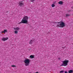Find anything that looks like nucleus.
<instances>
[{
	"mask_svg": "<svg viewBox=\"0 0 73 73\" xmlns=\"http://www.w3.org/2000/svg\"><path fill=\"white\" fill-rule=\"evenodd\" d=\"M28 17L25 16L19 24H27L28 23Z\"/></svg>",
	"mask_w": 73,
	"mask_h": 73,
	"instance_id": "nucleus-1",
	"label": "nucleus"
},
{
	"mask_svg": "<svg viewBox=\"0 0 73 73\" xmlns=\"http://www.w3.org/2000/svg\"><path fill=\"white\" fill-rule=\"evenodd\" d=\"M58 24L56 26V27H60V28H63L65 26V23L63 22L60 21L58 23Z\"/></svg>",
	"mask_w": 73,
	"mask_h": 73,
	"instance_id": "nucleus-2",
	"label": "nucleus"
},
{
	"mask_svg": "<svg viewBox=\"0 0 73 73\" xmlns=\"http://www.w3.org/2000/svg\"><path fill=\"white\" fill-rule=\"evenodd\" d=\"M69 60H65L64 61H62V64L60 65V66H67L68 65V64L69 62Z\"/></svg>",
	"mask_w": 73,
	"mask_h": 73,
	"instance_id": "nucleus-3",
	"label": "nucleus"
},
{
	"mask_svg": "<svg viewBox=\"0 0 73 73\" xmlns=\"http://www.w3.org/2000/svg\"><path fill=\"white\" fill-rule=\"evenodd\" d=\"M31 60L27 58L25 59L24 61L25 64V66H29V64L30 63Z\"/></svg>",
	"mask_w": 73,
	"mask_h": 73,
	"instance_id": "nucleus-4",
	"label": "nucleus"
},
{
	"mask_svg": "<svg viewBox=\"0 0 73 73\" xmlns=\"http://www.w3.org/2000/svg\"><path fill=\"white\" fill-rule=\"evenodd\" d=\"M8 39V38H2V41H5L6 40H7Z\"/></svg>",
	"mask_w": 73,
	"mask_h": 73,
	"instance_id": "nucleus-5",
	"label": "nucleus"
},
{
	"mask_svg": "<svg viewBox=\"0 0 73 73\" xmlns=\"http://www.w3.org/2000/svg\"><path fill=\"white\" fill-rule=\"evenodd\" d=\"M19 4L20 7H21V6H23V5H24V3L21 2H20L19 3Z\"/></svg>",
	"mask_w": 73,
	"mask_h": 73,
	"instance_id": "nucleus-6",
	"label": "nucleus"
},
{
	"mask_svg": "<svg viewBox=\"0 0 73 73\" xmlns=\"http://www.w3.org/2000/svg\"><path fill=\"white\" fill-rule=\"evenodd\" d=\"M58 4H60V5H62L63 4V2L62 1H60L58 2Z\"/></svg>",
	"mask_w": 73,
	"mask_h": 73,
	"instance_id": "nucleus-7",
	"label": "nucleus"
},
{
	"mask_svg": "<svg viewBox=\"0 0 73 73\" xmlns=\"http://www.w3.org/2000/svg\"><path fill=\"white\" fill-rule=\"evenodd\" d=\"M33 40H31L29 42V44H32V43H33Z\"/></svg>",
	"mask_w": 73,
	"mask_h": 73,
	"instance_id": "nucleus-8",
	"label": "nucleus"
},
{
	"mask_svg": "<svg viewBox=\"0 0 73 73\" xmlns=\"http://www.w3.org/2000/svg\"><path fill=\"white\" fill-rule=\"evenodd\" d=\"M14 29L15 30H19V29H20V28L18 27H16L14 28Z\"/></svg>",
	"mask_w": 73,
	"mask_h": 73,
	"instance_id": "nucleus-9",
	"label": "nucleus"
},
{
	"mask_svg": "<svg viewBox=\"0 0 73 73\" xmlns=\"http://www.w3.org/2000/svg\"><path fill=\"white\" fill-rule=\"evenodd\" d=\"M73 70H70L68 71V72L69 73H73Z\"/></svg>",
	"mask_w": 73,
	"mask_h": 73,
	"instance_id": "nucleus-10",
	"label": "nucleus"
},
{
	"mask_svg": "<svg viewBox=\"0 0 73 73\" xmlns=\"http://www.w3.org/2000/svg\"><path fill=\"white\" fill-rule=\"evenodd\" d=\"M30 58H34V56H33L32 55H31L30 56Z\"/></svg>",
	"mask_w": 73,
	"mask_h": 73,
	"instance_id": "nucleus-11",
	"label": "nucleus"
},
{
	"mask_svg": "<svg viewBox=\"0 0 73 73\" xmlns=\"http://www.w3.org/2000/svg\"><path fill=\"white\" fill-rule=\"evenodd\" d=\"M15 33L16 34H17L18 33V31H15Z\"/></svg>",
	"mask_w": 73,
	"mask_h": 73,
	"instance_id": "nucleus-12",
	"label": "nucleus"
},
{
	"mask_svg": "<svg viewBox=\"0 0 73 73\" xmlns=\"http://www.w3.org/2000/svg\"><path fill=\"white\" fill-rule=\"evenodd\" d=\"M7 31H8L6 30H4V31H3V33H5V32H7Z\"/></svg>",
	"mask_w": 73,
	"mask_h": 73,
	"instance_id": "nucleus-13",
	"label": "nucleus"
},
{
	"mask_svg": "<svg viewBox=\"0 0 73 73\" xmlns=\"http://www.w3.org/2000/svg\"><path fill=\"white\" fill-rule=\"evenodd\" d=\"M52 7H54L55 6V5H54V4H52L51 5Z\"/></svg>",
	"mask_w": 73,
	"mask_h": 73,
	"instance_id": "nucleus-14",
	"label": "nucleus"
},
{
	"mask_svg": "<svg viewBox=\"0 0 73 73\" xmlns=\"http://www.w3.org/2000/svg\"><path fill=\"white\" fill-rule=\"evenodd\" d=\"M35 0H30L31 1V2H32L33 3V1H35Z\"/></svg>",
	"mask_w": 73,
	"mask_h": 73,
	"instance_id": "nucleus-15",
	"label": "nucleus"
},
{
	"mask_svg": "<svg viewBox=\"0 0 73 73\" xmlns=\"http://www.w3.org/2000/svg\"><path fill=\"white\" fill-rule=\"evenodd\" d=\"M66 16H70V15L68 14H66Z\"/></svg>",
	"mask_w": 73,
	"mask_h": 73,
	"instance_id": "nucleus-16",
	"label": "nucleus"
},
{
	"mask_svg": "<svg viewBox=\"0 0 73 73\" xmlns=\"http://www.w3.org/2000/svg\"><path fill=\"white\" fill-rule=\"evenodd\" d=\"M11 66H12V67H16V66L12 65Z\"/></svg>",
	"mask_w": 73,
	"mask_h": 73,
	"instance_id": "nucleus-17",
	"label": "nucleus"
},
{
	"mask_svg": "<svg viewBox=\"0 0 73 73\" xmlns=\"http://www.w3.org/2000/svg\"><path fill=\"white\" fill-rule=\"evenodd\" d=\"M63 72H64V71H61L60 72V73H63Z\"/></svg>",
	"mask_w": 73,
	"mask_h": 73,
	"instance_id": "nucleus-18",
	"label": "nucleus"
},
{
	"mask_svg": "<svg viewBox=\"0 0 73 73\" xmlns=\"http://www.w3.org/2000/svg\"><path fill=\"white\" fill-rule=\"evenodd\" d=\"M64 73H68V72H67V71H65L64 72Z\"/></svg>",
	"mask_w": 73,
	"mask_h": 73,
	"instance_id": "nucleus-19",
	"label": "nucleus"
},
{
	"mask_svg": "<svg viewBox=\"0 0 73 73\" xmlns=\"http://www.w3.org/2000/svg\"><path fill=\"white\" fill-rule=\"evenodd\" d=\"M60 58H58V60H60Z\"/></svg>",
	"mask_w": 73,
	"mask_h": 73,
	"instance_id": "nucleus-20",
	"label": "nucleus"
},
{
	"mask_svg": "<svg viewBox=\"0 0 73 73\" xmlns=\"http://www.w3.org/2000/svg\"><path fill=\"white\" fill-rule=\"evenodd\" d=\"M38 73V72H36L35 73Z\"/></svg>",
	"mask_w": 73,
	"mask_h": 73,
	"instance_id": "nucleus-21",
	"label": "nucleus"
},
{
	"mask_svg": "<svg viewBox=\"0 0 73 73\" xmlns=\"http://www.w3.org/2000/svg\"><path fill=\"white\" fill-rule=\"evenodd\" d=\"M6 12H8V11H7Z\"/></svg>",
	"mask_w": 73,
	"mask_h": 73,
	"instance_id": "nucleus-22",
	"label": "nucleus"
},
{
	"mask_svg": "<svg viewBox=\"0 0 73 73\" xmlns=\"http://www.w3.org/2000/svg\"><path fill=\"white\" fill-rule=\"evenodd\" d=\"M2 32H3L4 33V31Z\"/></svg>",
	"mask_w": 73,
	"mask_h": 73,
	"instance_id": "nucleus-23",
	"label": "nucleus"
}]
</instances>
